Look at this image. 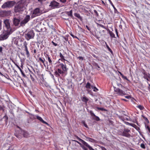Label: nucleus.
Wrapping results in <instances>:
<instances>
[{
	"mask_svg": "<svg viewBox=\"0 0 150 150\" xmlns=\"http://www.w3.org/2000/svg\"><path fill=\"white\" fill-rule=\"evenodd\" d=\"M24 0H21L18 4L15 6L14 8V12L17 13L23 11V8L25 6V4L24 3Z\"/></svg>",
	"mask_w": 150,
	"mask_h": 150,
	"instance_id": "1",
	"label": "nucleus"
},
{
	"mask_svg": "<svg viewBox=\"0 0 150 150\" xmlns=\"http://www.w3.org/2000/svg\"><path fill=\"white\" fill-rule=\"evenodd\" d=\"M35 36V33L32 30H27L25 32V37L27 40L33 39Z\"/></svg>",
	"mask_w": 150,
	"mask_h": 150,
	"instance_id": "2",
	"label": "nucleus"
},
{
	"mask_svg": "<svg viewBox=\"0 0 150 150\" xmlns=\"http://www.w3.org/2000/svg\"><path fill=\"white\" fill-rule=\"evenodd\" d=\"M11 32L4 30L3 33L0 35V40H3L7 39L11 34Z\"/></svg>",
	"mask_w": 150,
	"mask_h": 150,
	"instance_id": "3",
	"label": "nucleus"
},
{
	"mask_svg": "<svg viewBox=\"0 0 150 150\" xmlns=\"http://www.w3.org/2000/svg\"><path fill=\"white\" fill-rule=\"evenodd\" d=\"M15 2L12 1H8L5 3L2 6L3 8H10L13 6L15 4Z\"/></svg>",
	"mask_w": 150,
	"mask_h": 150,
	"instance_id": "4",
	"label": "nucleus"
},
{
	"mask_svg": "<svg viewBox=\"0 0 150 150\" xmlns=\"http://www.w3.org/2000/svg\"><path fill=\"white\" fill-rule=\"evenodd\" d=\"M131 132L129 129L128 128H125L122 132H121V135L122 136L125 137L127 138H130L132 137L130 133Z\"/></svg>",
	"mask_w": 150,
	"mask_h": 150,
	"instance_id": "5",
	"label": "nucleus"
},
{
	"mask_svg": "<svg viewBox=\"0 0 150 150\" xmlns=\"http://www.w3.org/2000/svg\"><path fill=\"white\" fill-rule=\"evenodd\" d=\"M114 91L119 96H122L127 95L125 91L119 88L114 87Z\"/></svg>",
	"mask_w": 150,
	"mask_h": 150,
	"instance_id": "6",
	"label": "nucleus"
},
{
	"mask_svg": "<svg viewBox=\"0 0 150 150\" xmlns=\"http://www.w3.org/2000/svg\"><path fill=\"white\" fill-rule=\"evenodd\" d=\"M5 24V28L4 30L8 31V32L11 31V28L10 27L9 21L8 19H6L4 22Z\"/></svg>",
	"mask_w": 150,
	"mask_h": 150,
	"instance_id": "7",
	"label": "nucleus"
},
{
	"mask_svg": "<svg viewBox=\"0 0 150 150\" xmlns=\"http://www.w3.org/2000/svg\"><path fill=\"white\" fill-rule=\"evenodd\" d=\"M92 12L89 8H85V15H86V19H90L92 18Z\"/></svg>",
	"mask_w": 150,
	"mask_h": 150,
	"instance_id": "8",
	"label": "nucleus"
},
{
	"mask_svg": "<svg viewBox=\"0 0 150 150\" xmlns=\"http://www.w3.org/2000/svg\"><path fill=\"white\" fill-rule=\"evenodd\" d=\"M40 9L38 8H36L33 11L31 15V17L33 18L36 16L40 15Z\"/></svg>",
	"mask_w": 150,
	"mask_h": 150,
	"instance_id": "9",
	"label": "nucleus"
},
{
	"mask_svg": "<svg viewBox=\"0 0 150 150\" xmlns=\"http://www.w3.org/2000/svg\"><path fill=\"white\" fill-rule=\"evenodd\" d=\"M28 43L26 41L24 42L23 43V48H24V51L25 52L26 54L28 57L30 56V54L28 50V48L27 47Z\"/></svg>",
	"mask_w": 150,
	"mask_h": 150,
	"instance_id": "10",
	"label": "nucleus"
},
{
	"mask_svg": "<svg viewBox=\"0 0 150 150\" xmlns=\"http://www.w3.org/2000/svg\"><path fill=\"white\" fill-rule=\"evenodd\" d=\"M30 17L28 15H26L24 19L21 23V26L24 25L27 23L30 20Z\"/></svg>",
	"mask_w": 150,
	"mask_h": 150,
	"instance_id": "11",
	"label": "nucleus"
},
{
	"mask_svg": "<svg viewBox=\"0 0 150 150\" xmlns=\"http://www.w3.org/2000/svg\"><path fill=\"white\" fill-rule=\"evenodd\" d=\"M10 11H0V16L1 17L8 16L10 14Z\"/></svg>",
	"mask_w": 150,
	"mask_h": 150,
	"instance_id": "12",
	"label": "nucleus"
},
{
	"mask_svg": "<svg viewBox=\"0 0 150 150\" xmlns=\"http://www.w3.org/2000/svg\"><path fill=\"white\" fill-rule=\"evenodd\" d=\"M59 5V3L54 0L51 1L50 5V6L51 7H58Z\"/></svg>",
	"mask_w": 150,
	"mask_h": 150,
	"instance_id": "13",
	"label": "nucleus"
},
{
	"mask_svg": "<svg viewBox=\"0 0 150 150\" xmlns=\"http://www.w3.org/2000/svg\"><path fill=\"white\" fill-rule=\"evenodd\" d=\"M90 112L91 116L92 117L93 120L97 121H99L100 120V118L99 117L96 115L92 111H90Z\"/></svg>",
	"mask_w": 150,
	"mask_h": 150,
	"instance_id": "14",
	"label": "nucleus"
},
{
	"mask_svg": "<svg viewBox=\"0 0 150 150\" xmlns=\"http://www.w3.org/2000/svg\"><path fill=\"white\" fill-rule=\"evenodd\" d=\"M20 133L22 134V136L25 138H27L28 137L29 134L26 131L24 130H21L20 131Z\"/></svg>",
	"mask_w": 150,
	"mask_h": 150,
	"instance_id": "15",
	"label": "nucleus"
},
{
	"mask_svg": "<svg viewBox=\"0 0 150 150\" xmlns=\"http://www.w3.org/2000/svg\"><path fill=\"white\" fill-rule=\"evenodd\" d=\"M35 116L36 117H34V119L36 118L39 120L41 122L43 123L46 124V125L48 126L49 125L48 123L47 122H46L45 121H44L41 117L38 115H36Z\"/></svg>",
	"mask_w": 150,
	"mask_h": 150,
	"instance_id": "16",
	"label": "nucleus"
},
{
	"mask_svg": "<svg viewBox=\"0 0 150 150\" xmlns=\"http://www.w3.org/2000/svg\"><path fill=\"white\" fill-rule=\"evenodd\" d=\"M20 21L19 19L17 18H14L13 19V23L16 26H17L18 25Z\"/></svg>",
	"mask_w": 150,
	"mask_h": 150,
	"instance_id": "17",
	"label": "nucleus"
},
{
	"mask_svg": "<svg viewBox=\"0 0 150 150\" xmlns=\"http://www.w3.org/2000/svg\"><path fill=\"white\" fill-rule=\"evenodd\" d=\"M126 124H127L128 125H130L132 127H134L135 129H136L138 131L140 130V128L137 126L136 125L134 124L129 123L128 122H126Z\"/></svg>",
	"mask_w": 150,
	"mask_h": 150,
	"instance_id": "18",
	"label": "nucleus"
},
{
	"mask_svg": "<svg viewBox=\"0 0 150 150\" xmlns=\"http://www.w3.org/2000/svg\"><path fill=\"white\" fill-rule=\"evenodd\" d=\"M12 62H13V63H14V64L16 65V66L19 69V70L20 71V72L21 73V74L22 76L23 77H26L24 73L23 72V71L21 69V68L17 64H16L15 62H14L13 61H12Z\"/></svg>",
	"mask_w": 150,
	"mask_h": 150,
	"instance_id": "19",
	"label": "nucleus"
},
{
	"mask_svg": "<svg viewBox=\"0 0 150 150\" xmlns=\"http://www.w3.org/2000/svg\"><path fill=\"white\" fill-rule=\"evenodd\" d=\"M65 13L68 15V16L71 17L72 18H74V17L73 16V11L72 10H71L69 11H65Z\"/></svg>",
	"mask_w": 150,
	"mask_h": 150,
	"instance_id": "20",
	"label": "nucleus"
},
{
	"mask_svg": "<svg viewBox=\"0 0 150 150\" xmlns=\"http://www.w3.org/2000/svg\"><path fill=\"white\" fill-rule=\"evenodd\" d=\"M46 58L47 59L49 64L50 65H52V63L51 59V58L50 56L49 55L46 54V55L45 56Z\"/></svg>",
	"mask_w": 150,
	"mask_h": 150,
	"instance_id": "21",
	"label": "nucleus"
},
{
	"mask_svg": "<svg viewBox=\"0 0 150 150\" xmlns=\"http://www.w3.org/2000/svg\"><path fill=\"white\" fill-rule=\"evenodd\" d=\"M59 65L61 66L63 71H67V67L65 64H64L63 63H61L59 64Z\"/></svg>",
	"mask_w": 150,
	"mask_h": 150,
	"instance_id": "22",
	"label": "nucleus"
},
{
	"mask_svg": "<svg viewBox=\"0 0 150 150\" xmlns=\"http://www.w3.org/2000/svg\"><path fill=\"white\" fill-rule=\"evenodd\" d=\"M59 57L60 58L59 59V60H61L62 62H64V61L66 60L64 59V56L61 52L59 53Z\"/></svg>",
	"mask_w": 150,
	"mask_h": 150,
	"instance_id": "23",
	"label": "nucleus"
},
{
	"mask_svg": "<svg viewBox=\"0 0 150 150\" xmlns=\"http://www.w3.org/2000/svg\"><path fill=\"white\" fill-rule=\"evenodd\" d=\"M118 117L119 118L122 120L123 121H124L125 120H127V121H129V119L128 118H127V117H123V116L121 115H119L118 116Z\"/></svg>",
	"mask_w": 150,
	"mask_h": 150,
	"instance_id": "24",
	"label": "nucleus"
},
{
	"mask_svg": "<svg viewBox=\"0 0 150 150\" xmlns=\"http://www.w3.org/2000/svg\"><path fill=\"white\" fill-rule=\"evenodd\" d=\"M142 116L145 121V122L144 123L146 125L147 124H148L149 123V121L147 117L143 115H142Z\"/></svg>",
	"mask_w": 150,
	"mask_h": 150,
	"instance_id": "25",
	"label": "nucleus"
},
{
	"mask_svg": "<svg viewBox=\"0 0 150 150\" xmlns=\"http://www.w3.org/2000/svg\"><path fill=\"white\" fill-rule=\"evenodd\" d=\"M74 16L80 19L81 21H82V18L80 16V14L77 13H75L74 14Z\"/></svg>",
	"mask_w": 150,
	"mask_h": 150,
	"instance_id": "26",
	"label": "nucleus"
},
{
	"mask_svg": "<svg viewBox=\"0 0 150 150\" xmlns=\"http://www.w3.org/2000/svg\"><path fill=\"white\" fill-rule=\"evenodd\" d=\"M91 86L90 83L88 82L87 83L86 85V87L88 89V91H90V89L91 88V86Z\"/></svg>",
	"mask_w": 150,
	"mask_h": 150,
	"instance_id": "27",
	"label": "nucleus"
},
{
	"mask_svg": "<svg viewBox=\"0 0 150 150\" xmlns=\"http://www.w3.org/2000/svg\"><path fill=\"white\" fill-rule=\"evenodd\" d=\"M143 143H142L140 145V147L143 149H146L145 145L146 144L145 143L144 141L143 140Z\"/></svg>",
	"mask_w": 150,
	"mask_h": 150,
	"instance_id": "28",
	"label": "nucleus"
},
{
	"mask_svg": "<svg viewBox=\"0 0 150 150\" xmlns=\"http://www.w3.org/2000/svg\"><path fill=\"white\" fill-rule=\"evenodd\" d=\"M85 146L87 147L89 150H95L86 142H85Z\"/></svg>",
	"mask_w": 150,
	"mask_h": 150,
	"instance_id": "29",
	"label": "nucleus"
},
{
	"mask_svg": "<svg viewBox=\"0 0 150 150\" xmlns=\"http://www.w3.org/2000/svg\"><path fill=\"white\" fill-rule=\"evenodd\" d=\"M15 135L17 138H18V139H21L22 137V134H21L20 133V132H19L18 134H17V133H15Z\"/></svg>",
	"mask_w": 150,
	"mask_h": 150,
	"instance_id": "30",
	"label": "nucleus"
},
{
	"mask_svg": "<svg viewBox=\"0 0 150 150\" xmlns=\"http://www.w3.org/2000/svg\"><path fill=\"white\" fill-rule=\"evenodd\" d=\"M85 137L86 138V140L87 141H88L89 142H93L95 141V140L93 139H92V138H90L87 137H86L85 136Z\"/></svg>",
	"mask_w": 150,
	"mask_h": 150,
	"instance_id": "31",
	"label": "nucleus"
},
{
	"mask_svg": "<svg viewBox=\"0 0 150 150\" xmlns=\"http://www.w3.org/2000/svg\"><path fill=\"white\" fill-rule=\"evenodd\" d=\"M39 61L41 62L46 67V65L45 63V59H42L41 57H40L39 58Z\"/></svg>",
	"mask_w": 150,
	"mask_h": 150,
	"instance_id": "32",
	"label": "nucleus"
},
{
	"mask_svg": "<svg viewBox=\"0 0 150 150\" xmlns=\"http://www.w3.org/2000/svg\"><path fill=\"white\" fill-rule=\"evenodd\" d=\"M96 23L97 25V26L98 27H100L104 28H105V27L102 24H100L98 22H96Z\"/></svg>",
	"mask_w": 150,
	"mask_h": 150,
	"instance_id": "33",
	"label": "nucleus"
},
{
	"mask_svg": "<svg viewBox=\"0 0 150 150\" xmlns=\"http://www.w3.org/2000/svg\"><path fill=\"white\" fill-rule=\"evenodd\" d=\"M96 23L97 25V26L98 27H100L104 28H105V27L102 24H100L98 22H96Z\"/></svg>",
	"mask_w": 150,
	"mask_h": 150,
	"instance_id": "34",
	"label": "nucleus"
},
{
	"mask_svg": "<svg viewBox=\"0 0 150 150\" xmlns=\"http://www.w3.org/2000/svg\"><path fill=\"white\" fill-rule=\"evenodd\" d=\"M137 107L139 108L141 110H143L144 109V107L141 105H138L137 106Z\"/></svg>",
	"mask_w": 150,
	"mask_h": 150,
	"instance_id": "35",
	"label": "nucleus"
},
{
	"mask_svg": "<svg viewBox=\"0 0 150 150\" xmlns=\"http://www.w3.org/2000/svg\"><path fill=\"white\" fill-rule=\"evenodd\" d=\"M109 33L110 35V36L112 38H115V35L111 31Z\"/></svg>",
	"mask_w": 150,
	"mask_h": 150,
	"instance_id": "36",
	"label": "nucleus"
},
{
	"mask_svg": "<svg viewBox=\"0 0 150 150\" xmlns=\"http://www.w3.org/2000/svg\"><path fill=\"white\" fill-rule=\"evenodd\" d=\"M106 47L108 49V51L109 52H110L111 53V54H112L113 52L112 51V50L110 48V47H109L108 45L106 44Z\"/></svg>",
	"mask_w": 150,
	"mask_h": 150,
	"instance_id": "37",
	"label": "nucleus"
},
{
	"mask_svg": "<svg viewBox=\"0 0 150 150\" xmlns=\"http://www.w3.org/2000/svg\"><path fill=\"white\" fill-rule=\"evenodd\" d=\"M97 109L99 110H100L102 111H107V110L103 108L97 107Z\"/></svg>",
	"mask_w": 150,
	"mask_h": 150,
	"instance_id": "38",
	"label": "nucleus"
},
{
	"mask_svg": "<svg viewBox=\"0 0 150 150\" xmlns=\"http://www.w3.org/2000/svg\"><path fill=\"white\" fill-rule=\"evenodd\" d=\"M117 86L119 88H121L122 89H123L124 88H125V87L121 83H117Z\"/></svg>",
	"mask_w": 150,
	"mask_h": 150,
	"instance_id": "39",
	"label": "nucleus"
},
{
	"mask_svg": "<svg viewBox=\"0 0 150 150\" xmlns=\"http://www.w3.org/2000/svg\"><path fill=\"white\" fill-rule=\"evenodd\" d=\"M30 76L31 78V80L33 81H34L35 80V79L34 77V76H33L32 74H30Z\"/></svg>",
	"mask_w": 150,
	"mask_h": 150,
	"instance_id": "40",
	"label": "nucleus"
},
{
	"mask_svg": "<svg viewBox=\"0 0 150 150\" xmlns=\"http://www.w3.org/2000/svg\"><path fill=\"white\" fill-rule=\"evenodd\" d=\"M57 71L59 74H63L64 73V71L59 69L58 68L57 69Z\"/></svg>",
	"mask_w": 150,
	"mask_h": 150,
	"instance_id": "41",
	"label": "nucleus"
},
{
	"mask_svg": "<svg viewBox=\"0 0 150 150\" xmlns=\"http://www.w3.org/2000/svg\"><path fill=\"white\" fill-rule=\"evenodd\" d=\"M54 75L56 77H59L60 76V74H59L58 72L57 71H56L54 73Z\"/></svg>",
	"mask_w": 150,
	"mask_h": 150,
	"instance_id": "42",
	"label": "nucleus"
},
{
	"mask_svg": "<svg viewBox=\"0 0 150 150\" xmlns=\"http://www.w3.org/2000/svg\"><path fill=\"white\" fill-rule=\"evenodd\" d=\"M91 88L93 89V91H97L98 90V89L95 86H92Z\"/></svg>",
	"mask_w": 150,
	"mask_h": 150,
	"instance_id": "43",
	"label": "nucleus"
},
{
	"mask_svg": "<svg viewBox=\"0 0 150 150\" xmlns=\"http://www.w3.org/2000/svg\"><path fill=\"white\" fill-rule=\"evenodd\" d=\"M110 3L111 5L113 7V8H114V9L115 10V12L116 11H117V10L116 9V8H115V7L114 5L113 4V3L111 1L110 2Z\"/></svg>",
	"mask_w": 150,
	"mask_h": 150,
	"instance_id": "44",
	"label": "nucleus"
},
{
	"mask_svg": "<svg viewBox=\"0 0 150 150\" xmlns=\"http://www.w3.org/2000/svg\"><path fill=\"white\" fill-rule=\"evenodd\" d=\"M97 22H98V23L101 24H103L104 23V22L102 20L98 21H97Z\"/></svg>",
	"mask_w": 150,
	"mask_h": 150,
	"instance_id": "45",
	"label": "nucleus"
},
{
	"mask_svg": "<svg viewBox=\"0 0 150 150\" xmlns=\"http://www.w3.org/2000/svg\"><path fill=\"white\" fill-rule=\"evenodd\" d=\"M70 35L74 38H77L78 39V38L76 36L74 35L72 33L70 34Z\"/></svg>",
	"mask_w": 150,
	"mask_h": 150,
	"instance_id": "46",
	"label": "nucleus"
},
{
	"mask_svg": "<svg viewBox=\"0 0 150 150\" xmlns=\"http://www.w3.org/2000/svg\"><path fill=\"white\" fill-rule=\"evenodd\" d=\"M86 27L87 29L90 32H91V28L89 26L86 25Z\"/></svg>",
	"mask_w": 150,
	"mask_h": 150,
	"instance_id": "47",
	"label": "nucleus"
},
{
	"mask_svg": "<svg viewBox=\"0 0 150 150\" xmlns=\"http://www.w3.org/2000/svg\"><path fill=\"white\" fill-rule=\"evenodd\" d=\"M79 140L83 144H84V141L80 138L79 139Z\"/></svg>",
	"mask_w": 150,
	"mask_h": 150,
	"instance_id": "48",
	"label": "nucleus"
},
{
	"mask_svg": "<svg viewBox=\"0 0 150 150\" xmlns=\"http://www.w3.org/2000/svg\"><path fill=\"white\" fill-rule=\"evenodd\" d=\"M59 1L61 3H65L67 2V0H59Z\"/></svg>",
	"mask_w": 150,
	"mask_h": 150,
	"instance_id": "49",
	"label": "nucleus"
},
{
	"mask_svg": "<svg viewBox=\"0 0 150 150\" xmlns=\"http://www.w3.org/2000/svg\"><path fill=\"white\" fill-rule=\"evenodd\" d=\"M115 32L116 33L117 36V37H119V35L118 34V32L117 31V28H115Z\"/></svg>",
	"mask_w": 150,
	"mask_h": 150,
	"instance_id": "50",
	"label": "nucleus"
},
{
	"mask_svg": "<svg viewBox=\"0 0 150 150\" xmlns=\"http://www.w3.org/2000/svg\"><path fill=\"white\" fill-rule=\"evenodd\" d=\"M52 43L53 44V45H54L55 46H56L57 45H57V44L55 43V42H54L53 41H52Z\"/></svg>",
	"mask_w": 150,
	"mask_h": 150,
	"instance_id": "51",
	"label": "nucleus"
},
{
	"mask_svg": "<svg viewBox=\"0 0 150 150\" xmlns=\"http://www.w3.org/2000/svg\"><path fill=\"white\" fill-rule=\"evenodd\" d=\"M0 110H4V107L3 106L0 105Z\"/></svg>",
	"mask_w": 150,
	"mask_h": 150,
	"instance_id": "52",
	"label": "nucleus"
},
{
	"mask_svg": "<svg viewBox=\"0 0 150 150\" xmlns=\"http://www.w3.org/2000/svg\"><path fill=\"white\" fill-rule=\"evenodd\" d=\"M122 78H123V79H126V80H127V81L128 80L127 79V77L124 76L123 75V76H122Z\"/></svg>",
	"mask_w": 150,
	"mask_h": 150,
	"instance_id": "53",
	"label": "nucleus"
},
{
	"mask_svg": "<svg viewBox=\"0 0 150 150\" xmlns=\"http://www.w3.org/2000/svg\"><path fill=\"white\" fill-rule=\"evenodd\" d=\"M28 70L30 71V74H32L33 76H35V75L33 73V72L31 71L29 69H28Z\"/></svg>",
	"mask_w": 150,
	"mask_h": 150,
	"instance_id": "54",
	"label": "nucleus"
},
{
	"mask_svg": "<svg viewBox=\"0 0 150 150\" xmlns=\"http://www.w3.org/2000/svg\"><path fill=\"white\" fill-rule=\"evenodd\" d=\"M88 100V99L85 97V104L86 103L87 101Z\"/></svg>",
	"mask_w": 150,
	"mask_h": 150,
	"instance_id": "55",
	"label": "nucleus"
},
{
	"mask_svg": "<svg viewBox=\"0 0 150 150\" xmlns=\"http://www.w3.org/2000/svg\"><path fill=\"white\" fill-rule=\"evenodd\" d=\"M1 27H2V21L0 19V30L1 29Z\"/></svg>",
	"mask_w": 150,
	"mask_h": 150,
	"instance_id": "56",
	"label": "nucleus"
},
{
	"mask_svg": "<svg viewBox=\"0 0 150 150\" xmlns=\"http://www.w3.org/2000/svg\"><path fill=\"white\" fill-rule=\"evenodd\" d=\"M72 141H74V142H77L81 146V143H80L78 141H76V140H72Z\"/></svg>",
	"mask_w": 150,
	"mask_h": 150,
	"instance_id": "57",
	"label": "nucleus"
},
{
	"mask_svg": "<svg viewBox=\"0 0 150 150\" xmlns=\"http://www.w3.org/2000/svg\"><path fill=\"white\" fill-rule=\"evenodd\" d=\"M143 74L144 75H146V76H147V74L146 73V71L144 70H143Z\"/></svg>",
	"mask_w": 150,
	"mask_h": 150,
	"instance_id": "58",
	"label": "nucleus"
},
{
	"mask_svg": "<svg viewBox=\"0 0 150 150\" xmlns=\"http://www.w3.org/2000/svg\"><path fill=\"white\" fill-rule=\"evenodd\" d=\"M94 13H95L96 15V16H98V13L96 10H94Z\"/></svg>",
	"mask_w": 150,
	"mask_h": 150,
	"instance_id": "59",
	"label": "nucleus"
},
{
	"mask_svg": "<svg viewBox=\"0 0 150 150\" xmlns=\"http://www.w3.org/2000/svg\"><path fill=\"white\" fill-rule=\"evenodd\" d=\"M78 58L79 60L81 59L82 60H83V58L82 57H78Z\"/></svg>",
	"mask_w": 150,
	"mask_h": 150,
	"instance_id": "60",
	"label": "nucleus"
},
{
	"mask_svg": "<svg viewBox=\"0 0 150 150\" xmlns=\"http://www.w3.org/2000/svg\"><path fill=\"white\" fill-rule=\"evenodd\" d=\"M125 98L127 99H129V98H131V96H125Z\"/></svg>",
	"mask_w": 150,
	"mask_h": 150,
	"instance_id": "61",
	"label": "nucleus"
},
{
	"mask_svg": "<svg viewBox=\"0 0 150 150\" xmlns=\"http://www.w3.org/2000/svg\"><path fill=\"white\" fill-rule=\"evenodd\" d=\"M0 52L2 53V47H0Z\"/></svg>",
	"mask_w": 150,
	"mask_h": 150,
	"instance_id": "62",
	"label": "nucleus"
},
{
	"mask_svg": "<svg viewBox=\"0 0 150 150\" xmlns=\"http://www.w3.org/2000/svg\"><path fill=\"white\" fill-rule=\"evenodd\" d=\"M147 83L148 84V85H149V86L148 87V88L149 91L150 92V84H149L148 82H147Z\"/></svg>",
	"mask_w": 150,
	"mask_h": 150,
	"instance_id": "63",
	"label": "nucleus"
},
{
	"mask_svg": "<svg viewBox=\"0 0 150 150\" xmlns=\"http://www.w3.org/2000/svg\"><path fill=\"white\" fill-rule=\"evenodd\" d=\"M101 148L102 150H107L104 147L102 146Z\"/></svg>",
	"mask_w": 150,
	"mask_h": 150,
	"instance_id": "64",
	"label": "nucleus"
}]
</instances>
